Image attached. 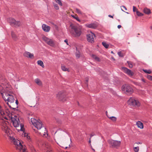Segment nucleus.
Segmentation results:
<instances>
[{
	"instance_id": "nucleus-1",
	"label": "nucleus",
	"mask_w": 152,
	"mask_h": 152,
	"mask_svg": "<svg viewBox=\"0 0 152 152\" xmlns=\"http://www.w3.org/2000/svg\"><path fill=\"white\" fill-rule=\"evenodd\" d=\"M0 116H1V129L3 131L6 133L7 135L9 137L10 139L13 143L16 149L19 150L20 152H28L25 149V146H23L19 140H16L14 137L11 136L12 133L11 131L8 127V123L7 122L4 120V116H6V114L2 107L0 105Z\"/></svg>"
},
{
	"instance_id": "nucleus-2",
	"label": "nucleus",
	"mask_w": 152,
	"mask_h": 152,
	"mask_svg": "<svg viewBox=\"0 0 152 152\" xmlns=\"http://www.w3.org/2000/svg\"><path fill=\"white\" fill-rule=\"evenodd\" d=\"M4 119L6 120H10L12 123L13 126L15 127H20V124H23L20 123L18 117L16 115H12L11 114H9L7 116H4Z\"/></svg>"
},
{
	"instance_id": "nucleus-3",
	"label": "nucleus",
	"mask_w": 152,
	"mask_h": 152,
	"mask_svg": "<svg viewBox=\"0 0 152 152\" xmlns=\"http://www.w3.org/2000/svg\"><path fill=\"white\" fill-rule=\"evenodd\" d=\"M70 27L71 28L70 32L72 35L75 37L79 36L81 33V28L71 24Z\"/></svg>"
},
{
	"instance_id": "nucleus-4",
	"label": "nucleus",
	"mask_w": 152,
	"mask_h": 152,
	"mask_svg": "<svg viewBox=\"0 0 152 152\" xmlns=\"http://www.w3.org/2000/svg\"><path fill=\"white\" fill-rule=\"evenodd\" d=\"M14 94L13 93L11 92H7L5 93V96H4L3 97L4 99L6 102L7 101V104L9 106L13 109H14V108L12 107L10 105H9L8 102L11 103H13L14 102L15 99L14 98Z\"/></svg>"
},
{
	"instance_id": "nucleus-5",
	"label": "nucleus",
	"mask_w": 152,
	"mask_h": 152,
	"mask_svg": "<svg viewBox=\"0 0 152 152\" xmlns=\"http://www.w3.org/2000/svg\"><path fill=\"white\" fill-rule=\"evenodd\" d=\"M31 121L32 124L38 130H40L42 127V123L40 120H37L34 118H31Z\"/></svg>"
},
{
	"instance_id": "nucleus-6",
	"label": "nucleus",
	"mask_w": 152,
	"mask_h": 152,
	"mask_svg": "<svg viewBox=\"0 0 152 152\" xmlns=\"http://www.w3.org/2000/svg\"><path fill=\"white\" fill-rule=\"evenodd\" d=\"M122 90L123 92L127 95H130L133 92V90L129 85H124L122 87Z\"/></svg>"
},
{
	"instance_id": "nucleus-7",
	"label": "nucleus",
	"mask_w": 152,
	"mask_h": 152,
	"mask_svg": "<svg viewBox=\"0 0 152 152\" xmlns=\"http://www.w3.org/2000/svg\"><path fill=\"white\" fill-rule=\"evenodd\" d=\"M7 21L11 25L15 26H19L21 25L20 22L19 21H16L12 18H9L7 19Z\"/></svg>"
},
{
	"instance_id": "nucleus-8",
	"label": "nucleus",
	"mask_w": 152,
	"mask_h": 152,
	"mask_svg": "<svg viewBox=\"0 0 152 152\" xmlns=\"http://www.w3.org/2000/svg\"><path fill=\"white\" fill-rule=\"evenodd\" d=\"M128 104L131 105L139 107L140 106V103L139 102L133 98H131L127 102Z\"/></svg>"
},
{
	"instance_id": "nucleus-9",
	"label": "nucleus",
	"mask_w": 152,
	"mask_h": 152,
	"mask_svg": "<svg viewBox=\"0 0 152 152\" xmlns=\"http://www.w3.org/2000/svg\"><path fill=\"white\" fill-rule=\"evenodd\" d=\"M108 142L113 148H117L119 147L121 144L120 141L112 140H109Z\"/></svg>"
},
{
	"instance_id": "nucleus-10",
	"label": "nucleus",
	"mask_w": 152,
	"mask_h": 152,
	"mask_svg": "<svg viewBox=\"0 0 152 152\" xmlns=\"http://www.w3.org/2000/svg\"><path fill=\"white\" fill-rule=\"evenodd\" d=\"M42 39L47 44L53 47L54 46V42L52 39H49L45 36L42 37Z\"/></svg>"
},
{
	"instance_id": "nucleus-11",
	"label": "nucleus",
	"mask_w": 152,
	"mask_h": 152,
	"mask_svg": "<svg viewBox=\"0 0 152 152\" xmlns=\"http://www.w3.org/2000/svg\"><path fill=\"white\" fill-rule=\"evenodd\" d=\"M56 96L57 98L59 99V100L63 102L66 100L65 95L63 94V91H61L58 92Z\"/></svg>"
},
{
	"instance_id": "nucleus-12",
	"label": "nucleus",
	"mask_w": 152,
	"mask_h": 152,
	"mask_svg": "<svg viewBox=\"0 0 152 152\" xmlns=\"http://www.w3.org/2000/svg\"><path fill=\"white\" fill-rule=\"evenodd\" d=\"M95 37V35L92 32H91L88 34L87 35V40L91 42H94V38Z\"/></svg>"
},
{
	"instance_id": "nucleus-13",
	"label": "nucleus",
	"mask_w": 152,
	"mask_h": 152,
	"mask_svg": "<svg viewBox=\"0 0 152 152\" xmlns=\"http://www.w3.org/2000/svg\"><path fill=\"white\" fill-rule=\"evenodd\" d=\"M37 132L41 135H43L45 137H46L48 135L47 134L48 131L46 128L44 126H42L40 130H38Z\"/></svg>"
},
{
	"instance_id": "nucleus-14",
	"label": "nucleus",
	"mask_w": 152,
	"mask_h": 152,
	"mask_svg": "<svg viewBox=\"0 0 152 152\" xmlns=\"http://www.w3.org/2000/svg\"><path fill=\"white\" fill-rule=\"evenodd\" d=\"M122 71L126 73L128 75L130 76H132L134 75V73L130 70L125 67H123L122 68Z\"/></svg>"
},
{
	"instance_id": "nucleus-15",
	"label": "nucleus",
	"mask_w": 152,
	"mask_h": 152,
	"mask_svg": "<svg viewBox=\"0 0 152 152\" xmlns=\"http://www.w3.org/2000/svg\"><path fill=\"white\" fill-rule=\"evenodd\" d=\"M23 55L26 57L30 58H33L34 57V54L33 53H30L27 51L25 52L24 53Z\"/></svg>"
},
{
	"instance_id": "nucleus-16",
	"label": "nucleus",
	"mask_w": 152,
	"mask_h": 152,
	"mask_svg": "<svg viewBox=\"0 0 152 152\" xmlns=\"http://www.w3.org/2000/svg\"><path fill=\"white\" fill-rule=\"evenodd\" d=\"M17 130H20L21 131H22L24 134V135L25 137H27V138H28V134L26 133L24 131V126L23 124H20V127L18 129H17Z\"/></svg>"
},
{
	"instance_id": "nucleus-17",
	"label": "nucleus",
	"mask_w": 152,
	"mask_h": 152,
	"mask_svg": "<svg viewBox=\"0 0 152 152\" xmlns=\"http://www.w3.org/2000/svg\"><path fill=\"white\" fill-rule=\"evenodd\" d=\"M42 28L43 30L45 32H48L50 29V27L45 24H43L42 25Z\"/></svg>"
},
{
	"instance_id": "nucleus-18",
	"label": "nucleus",
	"mask_w": 152,
	"mask_h": 152,
	"mask_svg": "<svg viewBox=\"0 0 152 152\" xmlns=\"http://www.w3.org/2000/svg\"><path fill=\"white\" fill-rule=\"evenodd\" d=\"M136 125L138 127L141 129H142L144 128L143 124L141 121H138L136 122Z\"/></svg>"
},
{
	"instance_id": "nucleus-19",
	"label": "nucleus",
	"mask_w": 152,
	"mask_h": 152,
	"mask_svg": "<svg viewBox=\"0 0 152 152\" xmlns=\"http://www.w3.org/2000/svg\"><path fill=\"white\" fill-rule=\"evenodd\" d=\"M35 82L38 86H42V82L39 78H36L34 80Z\"/></svg>"
},
{
	"instance_id": "nucleus-20",
	"label": "nucleus",
	"mask_w": 152,
	"mask_h": 152,
	"mask_svg": "<svg viewBox=\"0 0 152 152\" xmlns=\"http://www.w3.org/2000/svg\"><path fill=\"white\" fill-rule=\"evenodd\" d=\"M143 11L147 15H149L151 13L150 10L147 8H144Z\"/></svg>"
},
{
	"instance_id": "nucleus-21",
	"label": "nucleus",
	"mask_w": 152,
	"mask_h": 152,
	"mask_svg": "<svg viewBox=\"0 0 152 152\" xmlns=\"http://www.w3.org/2000/svg\"><path fill=\"white\" fill-rule=\"evenodd\" d=\"M91 56L94 59L97 61L100 62L101 61V59L95 55L92 54L91 55Z\"/></svg>"
},
{
	"instance_id": "nucleus-22",
	"label": "nucleus",
	"mask_w": 152,
	"mask_h": 152,
	"mask_svg": "<svg viewBox=\"0 0 152 152\" xmlns=\"http://www.w3.org/2000/svg\"><path fill=\"white\" fill-rule=\"evenodd\" d=\"M75 56L76 58H78L82 56V54L79 51L77 50L75 53Z\"/></svg>"
},
{
	"instance_id": "nucleus-23",
	"label": "nucleus",
	"mask_w": 152,
	"mask_h": 152,
	"mask_svg": "<svg viewBox=\"0 0 152 152\" xmlns=\"http://www.w3.org/2000/svg\"><path fill=\"white\" fill-rule=\"evenodd\" d=\"M85 26H86L89 28H95L96 27L95 25L93 23L90 24H86Z\"/></svg>"
},
{
	"instance_id": "nucleus-24",
	"label": "nucleus",
	"mask_w": 152,
	"mask_h": 152,
	"mask_svg": "<svg viewBox=\"0 0 152 152\" xmlns=\"http://www.w3.org/2000/svg\"><path fill=\"white\" fill-rule=\"evenodd\" d=\"M11 36L13 39L15 41L18 39V38L15 33L13 31L11 32Z\"/></svg>"
},
{
	"instance_id": "nucleus-25",
	"label": "nucleus",
	"mask_w": 152,
	"mask_h": 152,
	"mask_svg": "<svg viewBox=\"0 0 152 152\" xmlns=\"http://www.w3.org/2000/svg\"><path fill=\"white\" fill-rule=\"evenodd\" d=\"M61 69L62 70L64 71H66L69 72V69L67 68H66L65 66L64 65H62L61 66Z\"/></svg>"
},
{
	"instance_id": "nucleus-26",
	"label": "nucleus",
	"mask_w": 152,
	"mask_h": 152,
	"mask_svg": "<svg viewBox=\"0 0 152 152\" xmlns=\"http://www.w3.org/2000/svg\"><path fill=\"white\" fill-rule=\"evenodd\" d=\"M37 62L38 64L41 66L42 68L44 67L43 63L42 61L38 60Z\"/></svg>"
},
{
	"instance_id": "nucleus-27",
	"label": "nucleus",
	"mask_w": 152,
	"mask_h": 152,
	"mask_svg": "<svg viewBox=\"0 0 152 152\" xmlns=\"http://www.w3.org/2000/svg\"><path fill=\"white\" fill-rule=\"evenodd\" d=\"M4 92V90L3 89V88L0 86V93L2 97H3V96H4V95L3 94V93Z\"/></svg>"
},
{
	"instance_id": "nucleus-28",
	"label": "nucleus",
	"mask_w": 152,
	"mask_h": 152,
	"mask_svg": "<svg viewBox=\"0 0 152 152\" xmlns=\"http://www.w3.org/2000/svg\"><path fill=\"white\" fill-rule=\"evenodd\" d=\"M108 117L110 120H111L114 122H115L116 121L117 118L115 117L111 116L110 117H109L108 116Z\"/></svg>"
},
{
	"instance_id": "nucleus-29",
	"label": "nucleus",
	"mask_w": 152,
	"mask_h": 152,
	"mask_svg": "<svg viewBox=\"0 0 152 152\" xmlns=\"http://www.w3.org/2000/svg\"><path fill=\"white\" fill-rule=\"evenodd\" d=\"M102 45L103 46L106 48H108L109 45L108 44H107L106 42H103L102 43Z\"/></svg>"
},
{
	"instance_id": "nucleus-30",
	"label": "nucleus",
	"mask_w": 152,
	"mask_h": 152,
	"mask_svg": "<svg viewBox=\"0 0 152 152\" xmlns=\"http://www.w3.org/2000/svg\"><path fill=\"white\" fill-rule=\"evenodd\" d=\"M56 2L58 3L59 5L61 6H62L63 5L62 3L61 2V0H55Z\"/></svg>"
},
{
	"instance_id": "nucleus-31",
	"label": "nucleus",
	"mask_w": 152,
	"mask_h": 152,
	"mask_svg": "<svg viewBox=\"0 0 152 152\" xmlns=\"http://www.w3.org/2000/svg\"><path fill=\"white\" fill-rule=\"evenodd\" d=\"M127 63L129 65V67L130 68H132L133 66V63L131 61H127Z\"/></svg>"
},
{
	"instance_id": "nucleus-32",
	"label": "nucleus",
	"mask_w": 152,
	"mask_h": 152,
	"mask_svg": "<svg viewBox=\"0 0 152 152\" xmlns=\"http://www.w3.org/2000/svg\"><path fill=\"white\" fill-rule=\"evenodd\" d=\"M137 15L139 16H143V14L140 12L138 10H137V12H136Z\"/></svg>"
},
{
	"instance_id": "nucleus-33",
	"label": "nucleus",
	"mask_w": 152,
	"mask_h": 152,
	"mask_svg": "<svg viewBox=\"0 0 152 152\" xmlns=\"http://www.w3.org/2000/svg\"><path fill=\"white\" fill-rule=\"evenodd\" d=\"M53 5L55 8L56 10H58L59 9V7L57 4L55 3H53Z\"/></svg>"
},
{
	"instance_id": "nucleus-34",
	"label": "nucleus",
	"mask_w": 152,
	"mask_h": 152,
	"mask_svg": "<svg viewBox=\"0 0 152 152\" xmlns=\"http://www.w3.org/2000/svg\"><path fill=\"white\" fill-rule=\"evenodd\" d=\"M144 72L146 73H148V74H150L151 73V71L150 70H143Z\"/></svg>"
},
{
	"instance_id": "nucleus-35",
	"label": "nucleus",
	"mask_w": 152,
	"mask_h": 152,
	"mask_svg": "<svg viewBox=\"0 0 152 152\" xmlns=\"http://www.w3.org/2000/svg\"><path fill=\"white\" fill-rule=\"evenodd\" d=\"M134 151L135 152H138L139 150V147H135L134 148Z\"/></svg>"
},
{
	"instance_id": "nucleus-36",
	"label": "nucleus",
	"mask_w": 152,
	"mask_h": 152,
	"mask_svg": "<svg viewBox=\"0 0 152 152\" xmlns=\"http://www.w3.org/2000/svg\"><path fill=\"white\" fill-rule=\"evenodd\" d=\"M118 54L119 55V56L120 57H123L124 56V55L121 53V52H118Z\"/></svg>"
},
{
	"instance_id": "nucleus-37",
	"label": "nucleus",
	"mask_w": 152,
	"mask_h": 152,
	"mask_svg": "<svg viewBox=\"0 0 152 152\" xmlns=\"http://www.w3.org/2000/svg\"><path fill=\"white\" fill-rule=\"evenodd\" d=\"M76 12L77 13L80 14H82V12L79 9L77 8H76Z\"/></svg>"
},
{
	"instance_id": "nucleus-38",
	"label": "nucleus",
	"mask_w": 152,
	"mask_h": 152,
	"mask_svg": "<svg viewBox=\"0 0 152 152\" xmlns=\"http://www.w3.org/2000/svg\"><path fill=\"white\" fill-rule=\"evenodd\" d=\"M72 16L74 18H75V19L77 20L78 21H80V20L79 19V18L77 16H76V17L74 15H72Z\"/></svg>"
},
{
	"instance_id": "nucleus-39",
	"label": "nucleus",
	"mask_w": 152,
	"mask_h": 152,
	"mask_svg": "<svg viewBox=\"0 0 152 152\" xmlns=\"http://www.w3.org/2000/svg\"><path fill=\"white\" fill-rule=\"evenodd\" d=\"M45 145L46 148L48 149H49V148H50V145L48 143H46L45 144Z\"/></svg>"
},
{
	"instance_id": "nucleus-40",
	"label": "nucleus",
	"mask_w": 152,
	"mask_h": 152,
	"mask_svg": "<svg viewBox=\"0 0 152 152\" xmlns=\"http://www.w3.org/2000/svg\"><path fill=\"white\" fill-rule=\"evenodd\" d=\"M121 8L122 10L123 11H124L123 10V9L125 10H127V9H126V7L124 6H121Z\"/></svg>"
},
{
	"instance_id": "nucleus-41",
	"label": "nucleus",
	"mask_w": 152,
	"mask_h": 152,
	"mask_svg": "<svg viewBox=\"0 0 152 152\" xmlns=\"http://www.w3.org/2000/svg\"><path fill=\"white\" fill-rule=\"evenodd\" d=\"M147 77L148 79L152 81V76L150 75H148L147 76Z\"/></svg>"
},
{
	"instance_id": "nucleus-42",
	"label": "nucleus",
	"mask_w": 152,
	"mask_h": 152,
	"mask_svg": "<svg viewBox=\"0 0 152 152\" xmlns=\"http://www.w3.org/2000/svg\"><path fill=\"white\" fill-rule=\"evenodd\" d=\"M137 10H138L137 8L134 6H133V11L134 12H137Z\"/></svg>"
},
{
	"instance_id": "nucleus-43",
	"label": "nucleus",
	"mask_w": 152,
	"mask_h": 152,
	"mask_svg": "<svg viewBox=\"0 0 152 152\" xmlns=\"http://www.w3.org/2000/svg\"><path fill=\"white\" fill-rule=\"evenodd\" d=\"M88 78L86 79V84L87 86L88 85Z\"/></svg>"
},
{
	"instance_id": "nucleus-44",
	"label": "nucleus",
	"mask_w": 152,
	"mask_h": 152,
	"mask_svg": "<svg viewBox=\"0 0 152 152\" xmlns=\"http://www.w3.org/2000/svg\"><path fill=\"white\" fill-rule=\"evenodd\" d=\"M15 103H16V105H17H17H18V101L17 100H16Z\"/></svg>"
},
{
	"instance_id": "nucleus-45",
	"label": "nucleus",
	"mask_w": 152,
	"mask_h": 152,
	"mask_svg": "<svg viewBox=\"0 0 152 152\" xmlns=\"http://www.w3.org/2000/svg\"><path fill=\"white\" fill-rule=\"evenodd\" d=\"M64 42H66V44H67V45H68V41L67 40H64Z\"/></svg>"
},
{
	"instance_id": "nucleus-46",
	"label": "nucleus",
	"mask_w": 152,
	"mask_h": 152,
	"mask_svg": "<svg viewBox=\"0 0 152 152\" xmlns=\"http://www.w3.org/2000/svg\"><path fill=\"white\" fill-rule=\"evenodd\" d=\"M117 27L119 29L121 27V26L120 25H118V26Z\"/></svg>"
},
{
	"instance_id": "nucleus-47",
	"label": "nucleus",
	"mask_w": 152,
	"mask_h": 152,
	"mask_svg": "<svg viewBox=\"0 0 152 152\" xmlns=\"http://www.w3.org/2000/svg\"><path fill=\"white\" fill-rule=\"evenodd\" d=\"M108 16L109 17L111 18H113V16H112L111 15H108Z\"/></svg>"
},
{
	"instance_id": "nucleus-48",
	"label": "nucleus",
	"mask_w": 152,
	"mask_h": 152,
	"mask_svg": "<svg viewBox=\"0 0 152 152\" xmlns=\"http://www.w3.org/2000/svg\"><path fill=\"white\" fill-rule=\"evenodd\" d=\"M142 80L143 82L145 83H146V82L144 79H142Z\"/></svg>"
},
{
	"instance_id": "nucleus-49",
	"label": "nucleus",
	"mask_w": 152,
	"mask_h": 152,
	"mask_svg": "<svg viewBox=\"0 0 152 152\" xmlns=\"http://www.w3.org/2000/svg\"><path fill=\"white\" fill-rule=\"evenodd\" d=\"M135 143H136L137 144H141V143L140 142H136Z\"/></svg>"
},
{
	"instance_id": "nucleus-50",
	"label": "nucleus",
	"mask_w": 152,
	"mask_h": 152,
	"mask_svg": "<svg viewBox=\"0 0 152 152\" xmlns=\"http://www.w3.org/2000/svg\"><path fill=\"white\" fill-rule=\"evenodd\" d=\"M93 136V135L92 134H91V135H90L91 138Z\"/></svg>"
},
{
	"instance_id": "nucleus-51",
	"label": "nucleus",
	"mask_w": 152,
	"mask_h": 152,
	"mask_svg": "<svg viewBox=\"0 0 152 152\" xmlns=\"http://www.w3.org/2000/svg\"><path fill=\"white\" fill-rule=\"evenodd\" d=\"M150 28L152 30V26H150Z\"/></svg>"
},
{
	"instance_id": "nucleus-52",
	"label": "nucleus",
	"mask_w": 152,
	"mask_h": 152,
	"mask_svg": "<svg viewBox=\"0 0 152 152\" xmlns=\"http://www.w3.org/2000/svg\"><path fill=\"white\" fill-rule=\"evenodd\" d=\"M111 53H113V51H111Z\"/></svg>"
},
{
	"instance_id": "nucleus-53",
	"label": "nucleus",
	"mask_w": 152,
	"mask_h": 152,
	"mask_svg": "<svg viewBox=\"0 0 152 152\" xmlns=\"http://www.w3.org/2000/svg\"><path fill=\"white\" fill-rule=\"evenodd\" d=\"M77 104H78V105H79V102H77Z\"/></svg>"
},
{
	"instance_id": "nucleus-54",
	"label": "nucleus",
	"mask_w": 152,
	"mask_h": 152,
	"mask_svg": "<svg viewBox=\"0 0 152 152\" xmlns=\"http://www.w3.org/2000/svg\"><path fill=\"white\" fill-rule=\"evenodd\" d=\"M33 152H36L35 150H34V151Z\"/></svg>"
},
{
	"instance_id": "nucleus-55",
	"label": "nucleus",
	"mask_w": 152,
	"mask_h": 152,
	"mask_svg": "<svg viewBox=\"0 0 152 152\" xmlns=\"http://www.w3.org/2000/svg\"><path fill=\"white\" fill-rule=\"evenodd\" d=\"M91 142V141L90 140H89V143Z\"/></svg>"
},
{
	"instance_id": "nucleus-56",
	"label": "nucleus",
	"mask_w": 152,
	"mask_h": 152,
	"mask_svg": "<svg viewBox=\"0 0 152 152\" xmlns=\"http://www.w3.org/2000/svg\"><path fill=\"white\" fill-rule=\"evenodd\" d=\"M53 25H54L55 26H56V25H55V24H53Z\"/></svg>"
},
{
	"instance_id": "nucleus-57",
	"label": "nucleus",
	"mask_w": 152,
	"mask_h": 152,
	"mask_svg": "<svg viewBox=\"0 0 152 152\" xmlns=\"http://www.w3.org/2000/svg\"><path fill=\"white\" fill-rule=\"evenodd\" d=\"M113 60H115V59L114 58H113Z\"/></svg>"
},
{
	"instance_id": "nucleus-58",
	"label": "nucleus",
	"mask_w": 152,
	"mask_h": 152,
	"mask_svg": "<svg viewBox=\"0 0 152 152\" xmlns=\"http://www.w3.org/2000/svg\"><path fill=\"white\" fill-rule=\"evenodd\" d=\"M126 13H127V14H129V13L128 12H126Z\"/></svg>"
},
{
	"instance_id": "nucleus-59",
	"label": "nucleus",
	"mask_w": 152,
	"mask_h": 152,
	"mask_svg": "<svg viewBox=\"0 0 152 152\" xmlns=\"http://www.w3.org/2000/svg\"><path fill=\"white\" fill-rule=\"evenodd\" d=\"M67 148V147H65V148H66V149Z\"/></svg>"
},
{
	"instance_id": "nucleus-60",
	"label": "nucleus",
	"mask_w": 152,
	"mask_h": 152,
	"mask_svg": "<svg viewBox=\"0 0 152 152\" xmlns=\"http://www.w3.org/2000/svg\"><path fill=\"white\" fill-rule=\"evenodd\" d=\"M138 35H140V34H138Z\"/></svg>"
},
{
	"instance_id": "nucleus-61",
	"label": "nucleus",
	"mask_w": 152,
	"mask_h": 152,
	"mask_svg": "<svg viewBox=\"0 0 152 152\" xmlns=\"http://www.w3.org/2000/svg\"><path fill=\"white\" fill-rule=\"evenodd\" d=\"M138 35H140V34H138Z\"/></svg>"
}]
</instances>
